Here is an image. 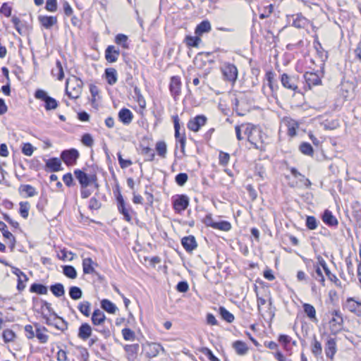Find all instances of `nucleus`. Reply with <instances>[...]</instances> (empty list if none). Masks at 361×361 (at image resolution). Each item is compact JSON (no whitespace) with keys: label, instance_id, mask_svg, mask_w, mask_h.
Instances as JSON below:
<instances>
[{"label":"nucleus","instance_id":"1","mask_svg":"<svg viewBox=\"0 0 361 361\" xmlns=\"http://www.w3.org/2000/svg\"><path fill=\"white\" fill-rule=\"evenodd\" d=\"M245 134L247 135V140L254 145L255 148L264 150V134L261 128L258 126L247 124L243 126Z\"/></svg>","mask_w":361,"mask_h":361},{"label":"nucleus","instance_id":"2","mask_svg":"<svg viewBox=\"0 0 361 361\" xmlns=\"http://www.w3.org/2000/svg\"><path fill=\"white\" fill-rule=\"evenodd\" d=\"M83 82L76 76L67 79L66 82V92L71 99L80 97L82 91Z\"/></svg>","mask_w":361,"mask_h":361},{"label":"nucleus","instance_id":"3","mask_svg":"<svg viewBox=\"0 0 361 361\" xmlns=\"http://www.w3.org/2000/svg\"><path fill=\"white\" fill-rule=\"evenodd\" d=\"M35 97L36 99H41L45 102L44 107L47 111L56 109L58 106L57 101L48 96L47 93L43 90H37L35 93Z\"/></svg>","mask_w":361,"mask_h":361},{"label":"nucleus","instance_id":"4","mask_svg":"<svg viewBox=\"0 0 361 361\" xmlns=\"http://www.w3.org/2000/svg\"><path fill=\"white\" fill-rule=\"evenodd\" d=\"M221 71L225 80L234 84L238 78V69L232 63H225L221 67Z\"/></svg>","mask_w":361,"mask_h":361},{"label":"nucleus","instance_id":"5","mask_svg":"<svg viewBox=\"0 0 361 361\" xmlns=\"http://www.w3.org/2000/svg\"><path fill=\"white\" fill-rule=\"evenodd\" d=\"M331 315L332 318L329 322L330 329L332 333L336 334L339 332L343 328V316L339 310H334L331 312Z\"/></svg>","mask_w":361,"mask_h":361},{"label":"nucleus","instance_id":"6","mask_svg":"<svg viewBox=\"0 0 361 361\" xmlns=\"http://www.w3.org/2000/svg\"><path fill=\"white\" fill-rule=\"evenodd\" d=\"M343 309L357 315H361V300L355 298H348L343 303Z\"/></svg>","mask_w":361,"mask_h":361},{"label":"nucleus","instance_id":"7","mask_svg":"<svg viewBox=\"0 0 361 361\" xmlns=\"http://www.w3.org/2000/svg\"><path fill=\"white\" fill-rule=\"evenodd\" d=\"M75 178L79 181L81 188H87L92 183L96 182L97 178L95 175L88 176L87 173L80 169L74 171Z\"/></svg>","mask_w":361,"mask_h":361},{"label":"nucleus","instance_id":"8","mask_svg":"<svg viewBox=\"0 0 361 361\" xmlns=\"http://www.w3.org/2000/svg\"><path fill=\"white\" fill-rule=\"evenodd\" d=\"M79 157V152L75 149L64 150L61 152V157L64 163L68 165H73Z\"/></svg>","mask_w":361,"mask_h":361},{"label":"nucleus","instance_id":"9","mask_svg":"<svg viewBox=\"0 0 361 361\" xmlns=\"http://www.w3.org/2000/svg\"><path fill=\"white\" fill-rule=\"evenodd\" d=\"M281 82L283 87L293 90L295 92H298L297 78L295 77L290 76L286 73H283L281 76Z\"/></svg>","mask_w":361,"mask_h":361},{"label":"nucleus","instance_id":"10","mask_svg":"<svg viewBox=\"0 0 361 361\" xmlns=\"http://www.w3.org/2000/svg\"><path fill=\"white\" fill-rule=\"evenodd\" d=\"M282 123L287 128L288 135L290 137H294L297 134V130L299 128V123L297 121L290 117H284L282 119Z\"/></svg>","mask_w":361,"mask_h":361},{"label":"nucleus","instance_id":"11","mask_svg":"<svg viewBox=\"0 0 361 361\" xmlns=\"http://www.w3.org/2000/svg\"><path fill=\"white\" fill-rule=\"evenodd\" d=\"M207 120V117L203 115L197 116L188 121V128L192 131L197 132L202 126L206 124Z\"/></svg>","mask_w":361,"mask_h":361},{"label":"nucleus","instance_id":"12","mask_svg":"<svg viewBox=\"0 0 361 361\" xmlns=\"http://www.w3.org/2000/svg\"><path fill=\"white\" fill-rule=\"evenodd\" d=\"M123 348L128 361H135L137 359L140 350L138 343L125 345Z\"/></svg>","mask_w":361,"mask_h":361},{"label":"nucleus","instance_id":"13","mask_svg":"<svg viewBox=\"0 0 361 361\" xmlns=\"http://www.w3.org/2000/svg\"><path fill=\"white\" fill-rule=\"evenodd\" d=\"M189 204V199L186 195H178L173 201V208L178 212H181L187 209Z\"/></svg>","mask_w":361,"mask_h":361},{"label":"nucleus","instance_id":"14","mask_svg":"<svg viewBox=\"0 0 361 361\" xmlns=\"http://www.w3.org/2000/svg\"><path fill=\"white\" fill-rule=\"evenodd\" d=\"M145 348L146 356L149 358L157 356L160 350L164 351V348L161 346V345L156 343H147Z\"/></svg>","mask_w":361,"mask_h":361},{"label":"nucleus","instance_id":"15","mask_svg":"<svg viewBox=\"0 0 361 361\" xmlns=\"http://www.w3.org/2000/svg\"><path fill=\"white\" fill-rule=\"evenodd\" d=\"M169 89L173 97H176L180 94L181 89V82L179 77L173 76L171 78Z\"/></svg>","mask_w":361,"mask_h":361},{"label":"nucleus","instance_id":"16","mask_svg":"<svg viewBox=\"0 0 361 361\" xmlns=\"http://www.w3.org/2000/svg\"><path fill=\"white\" fill-rule=\"evenodd\" d=\"M120 51L114 46H109L105 51L106 60L109 63L116 62L119 56Z\"/></svg>","mask_w":361,"mask_h":361},{"label":"nucleus","instance_id":"17","mask_svg":"<svg viewBox=\"0 0 361 361\" xmlns=\"http://www.w3.org/2000/svg\"><path fill=\"white\" fill-rule=\"evenodd\" d=\"M92 332V329L91 326L87 323H83L79 327L78 336L80 339L86 341L91 336Z\"/></svg>","mask_w":361,"mask_h":361},{"label":"nucleus","instance_id":"18","mask_svg":"<svg viewBox=\"0 0 361 361\" xmlns=\"http://www.w3.org/2000/svg\"><path fill=\"white\" fill-rule=\"evenodd\" d=\"M336 353V342L334 338H329L325 345V353L326 357L331 360L334 359V356Z\"/></svg>","mask_w":361,"mask_h":361},{"label":"nucleus","instance_id":"19","mask_svg":"<svg viewBox=\"0 0 361 361\" xmlns=\"http://www.w3.org/2000/svg\"><path fill=\"white\" fill-rule=\"evenodd\" d=\"M94 265L96 263L90 258L87 257L82 260V270L85 274H91L97 273Z\"/></svg>","mask_w":361,"mask_h":361},{"label":"nucleus","instance_id":"20","mask_svg":"<svg viewBox=\"0 0 361 361\" xmlns=\"http://www.w3.org/2000/svg\"><path fill=\"white\" fill-rule=\"evenodd\" d=\"M182 245L183 247L187 250L188 252H191L193 250H195L197 245L195 240V238L192 235H189L184 237L181 240Z\"/></svg>","mask_w":361,"mask_h":361},{"label":"nucleus","instance_id":"21","mask_svg":"<svg viewBox=\"0 0 361 361\" xmlns=\"http://www.w3.org/2000/svg\"><path fill=\"white\" fill-rule=\"evenodd\" d=\"M304 78L310 87L312 85H317L321 83V78L319 76L313 72H307L304 74Z\"/></svg>","mask_w":361,"mask_h":361},{"label":"nucleus","instance_id":"22","mask_svg":"<svg viewBox=\"0 0 361 361\" xmlns=\"http://www.w3.org/2000/svg\"><path fill=\"white\" fill-rule=\"evenodd\" d=\"M106 316L99 309L94 310L92 314V322L94 326H100L105 322Z\"/></svg>","mask_w":361,"mask_h":361},{"label":"nucleus","instance_id":"23","mask_svg":"<svg viewBox=\"0 0 361 361\" xmlns=\"http://www.w3.org/2000/svg\"><path fill=\"white\" fill-rule=\"evenodd\" d=\"M0 231H1L3 236L5 238L9 240V241L11 243V250H13L14 248L15 244H16L15 237L11 232H9L7 230V226H6V224L3 221H0Z\"/></svg>","mask_w":361,"mask_h":361},{"label":"nucleus","instance_id":"24","mask_svg":"<svg viewBox=\"0 0 361 361\" xmlns=\"http://www.w3.org/2000/svg\"><path fill=\"white\" fill-rule=\"evenodd\" d=\"M39 21L43 27L49 29L57 23V18L54 16H40Z\"/></svg>","mask_w":361,"mask_h":361},{"label":"nucleus","instance_id":"25","mask_svg":"<svg viewBox=\"0 0 361 361\" xmlns=\"http://www.w3.org/2000/svg\"><path fill=\"white\" fill-rule=\"evenodd\" d=\"M133 118V113L128 109L123 108L118 112V118L124 124L131 123Z\"/></svg>","mask_w":361,"mask_h":361},{"label":"nucleus","instance_id":"26","mask_svg":"<svg viewBox=\"0 0 361 361\" xmlns=\"http://www.w3.org/2000/svg\"><path fill=\"white\" fill-rule=\"evenodd\" d=\"M212 29L211 24L208 20H203L198 24L195 28V33L196 35L201 36L204 33L209 32Z\"/></svg>","mask_w":361,"mask_h":361},{"label":"nucleus","instance_id":"27","mask_svg":"<svg viewBox=\"0 0 361 361\" xmlns=\"http://www.w3.org/2000/svg\"><path fill=\"white\" fill-rule=\"evenodd\" d=\"M35 336L41 343H46L48 341L49 336L44 332L47 331L45 327H40L38 324H35Z\"/></svg>","mask_w":361,"mask_h":361},{"label":"nucleus","instance_id":"28","mask_svg":"<svg viewBox=\"0 0 361 361\" xmlns=\"http://www.w3.org/2000/svg\"><path fill=\"white\" fill-rule=\"evenodd\" d=\"M105 76L107 82L113 85L117 82V72L114 68H108L105 70Z\"/></svg>","mask_w":361,"mask_h":361},{"label":"nucleus","instance_id":"29","mask_svg":"<svg viewBox=\"0 0 361 361\" xmlns=\"http://www.w3.org/2000/svg\"><path fill=\"white\" fill-rule=\"evenodd\" d=\"M302 307L304 312L306 314L307 317L312 322H317L316 310L314 306L308 303H305Z\"/></svg>","mask_w":361,"mask_h":361},{"label":"nucleus","instance_id":"30","mask_svg":"<svg viewBox=\"0 0 361 361\" xmlns=\"http://www.w3.org/2000/svg\"><path fill=\"white\" fill-rule=\"evenodd\" d=\"M323 221L329 226H336L338 221L336 218L332 214V212L326 209L322 216Z\"/></svg>","mask_w":361,"mask_h":361},{"label":"nucleus","instance_id":"31","mask_svg":"<svg viewBox=\"0 0 361 361\" xmlns=\"http://www.w3.org/2000/svg\"><path fill=\"white\" fill-rule=\"evenodd\" d=\"M53 315L54 317L52 326L62 331L66 330L68 329V323L61 317H58L54 312H53Z\"/></svg>","mask_w":361,"mask_h":361},{"label":"nucleus","instance_id":"32","mask_svg":"<svg viewBox=\"0 0 361 361\" xmlns=\"http://www.w3.org/2000/svg\"><path fill=\"white\" fill-rule=\"evenodd\" d=\"M233 348L236 353L239 355H245L248 350V348L245 343L241 341H236L233 343Z\"/></svg>","mask_w":361,"mask_h":361},{"label":"nucleus","instance_id":"33","mask_svg":"<svg viewBox=\"0 0 361 361\" xmlns=\"http://www.w3.org/2000/svg\"><path fill=\"white\" fill-rule=\"evenodd\" d=\"M101 307L103 310L111 314H115L118 310L115 304L107 299L101 301Z\"/></svg>","mask_w":361,"mask_h":361},{"label":"nucleus","instance_id":"34","mask_svg":"<svg viewBox=\"0 0 361 361\" xmlns=\"http://www.w3.org/2000/svg\"><path fill=\"white\" fill-rule=\"evenodd\" d=\"M46 166L51 171H59L61 170V163L58 158H51L47 161Z\"/></svg>","mask_w":361,"mask_h":361},{"label":"nucleus","instance_id":"35","mask_svg":"<svg viewBox=\"0 0 361 361\" xmlns=\"http://www.w3.org/2000/svg\"><path fill=\"white\" fill-rule=\"evenodd\" d=\"M208 226L215 229H219L224 231H228L231 228V225L228 221H221L216 223H208Z\"/></svg>","mask_w":361,"mask_h":361},{"label":"nucleus","instance_id":"36","mask_svg":"<svg viewBox=\"0 0 361 361\" xmlns=\"http://www.w3.org/2000/svg\"><path fill=\"white\" fill-rule=\"evenodd\" d=\"M307 20L300 14H297L293 19V25L297 28L305 27L307 25Z\"/></svg>","mask_w":361,"mask_h":361},{"label":"nucleus","instance_id":"37","mask_svg":"<svg viewBox=\"0 0 361 361\" xmlns=\"http://www.w3.org/2000/svg\"><path fill=\"white\" fill-rule=\"evenodd\" d=\"M63 274L71 279H74L77 277V271L71 265H65L63 267Z\"/></svg>","mask_w":361,"mask_h":361},{"label":"nucleus","instance_id":"38","mask_svg":"<svg viewBox=\"0 0 361 361\" xmlns=\"http://www.w3.org/2000/svg\"><path fill=\"white\" fill-rule=\"evenodd\" d=\"M50 290L56 297H61L65 294L64 287L59 283L51 286Z\"/></svg>","mask_w":361,"mask_h":361},{"label":"nucleus","instance_id":"39","mask_svg":"<svg viewBox=\"0 0 361 361\" xmlns=\"http://www.w3.org/2000/svg\"><path fill=\"white\" fill-rule=\"evenodd\" d=\"M30 290L32 293H36L39 295H45L48 291L47 288L45 286L39 283H33L30 286Z\"/></svg>","mask_w":361,"mask_h":361},{"label":"nucleus","instance_id":"40","mask_svg":"<svg viewBox=\"0 0 361 361\" xmlns=\"http://www.w3.org/2000/svg\"><path fill=\"white\" fill-rule=\"evenodd\" d=\"M91 304L88 301H83L78 305L79 311L85 317H89L90 314Z\"/></svg>","mask_w":361,"mask_h":361},{"label":"nucleus","instance_id":"41","mask_svg":"<svg viewBox=\"0 0 361 361\" xmlns=\"http://www.w3.org/2000/svg\"><path fill=\"white\" fill-rule=\"evenodd\" d=\"M185 42L188 47H197L201 42V39L198 35L195 37L187 36Z\"/></svg>","mask_w":361,"mask_h":361},{"label":"nucleus","instance_id":"42","mask_svg":"<svg viewBox=\"0 0 361 361\" xmlns=\"http://www.w3.org/2000/svg\"><path fill=\"white\" fill-rule=\"evenodd\" d=\"M312 353L315 356H319L322 353V344L319 341L317 340L315 336H314L312 344Z\"/></svg>","mask_w":361,"mask_h":361},{"label":"nucleus","instance_id":"43","mask_svg":"<svg viewBox=\"0 0 361 361\" xmlns=\"http://www.w3.org/2000/svg\"><path fill=\"white\" fill-rule=\"evenodd\" d=\"M52 74L56 75L59 80L64 78L63 66L59 61H56V68L52 70Z\"/></svg>","mask_w":361,"mask_h":361},{"label":"nucleus","instance_id":"44","mask_svg":"<svg viewBox=\"0 0 361 361\" xmlns=\"http://www.w3.org/2000/svg\"><path fill=\"white\" fill-rule=\"evenodd\" d=\"M69 295L73 300H78L82 298V292L80 288L72 286L69 289Z\"/></svg>","mask_w":361,"mask_h":361},{"label":"nucleus","instance_id":"45","mask_svg":"<svg viewBox=\"0 0 361 361\" xmlns=\"http://www.w3.org/2000/svg\"><path fill=\"white\" fill-rule=\"evenodd\" d=\"M118 209L120 213L123 215L124 219L128 222H130L131 216L130 214V211L131 210L130 207H127L126 204L118 206Z\"/></svg>","mask_w":361,"mask_h":361},{"label":"nucleus","instance_id":"46","mask_svg":"<svg viewBox=\"0 0 361 361\" xmlns=\"http://www.w3.org/2000/svg\"><path fill=\"white\" fill-rule=\"evenodd\" d=\"M219 313L227 322L231 323L234 320V316L224 307H219Z\"/></svg>","mask_w":361,"mask_h":361},{"label":"nucleus","instance_id":"47","mask_svg":"<svg viewBox=\"0 0 361 361\" xmlns=\"http://www.w3.org/2000/svg\"><path fill=\"white\" fill-rule=\"evenodd\" d=\"M115 42L120 44L124 49L128 48V36L123 34H118L115 38Z\"/></svg>","mask_w":361,"mask_h":361},{"label":"nucleus","instance_id":"48","mask_svg":"<svg viewBox=\"0 0 361 361\" xmlns=\"http://www.w3.org/2000/svg\"><path fill=\"white\" fill-rule=\"evenodd\" d=\"M266 78L268 82V86L271 89L272 92L277 90L278 86L277 85L274 84V73L271 71L267 72L266 73Z\"/></svg>","mask_w":361,"mask_h":361},{"label":"nucleus","instance_id":"49","mask_svg":"<svg viewBox=\"0 0 361 361\" xmlns=\"http://www.w3.org/2000/svg\"><path fill=\"white\" fill-rule=\"evenodd\" d=\"M156 150L157 152V154L160 157H161L162 158H164L166 157V154L167 152L166 143L163 141H159V142H157Z\"/></svg>","mask_w":361,"mask_h":361},{"label":"nucleus","instance_id":"50","mask_svg":"<svg viewBox=\"0 0 361 361\" xmlns=\"http://www.w3.org/2000/svg\"><path fill=\"white\" fill-rule=\"evenodd\" d=\"M141 152L145 156V161H152L154 158L155 154L154 150L150 147H143Z\"/></svg>","mask_w":361,"mask_h":361},{"label":"nucleus","instance_id":"51","mask_svg":"<svg viewBox=\"0 0 361 361\" xmlns=\"http://www.w3.org/2000/svg\"><path fill=\"white\" fill-rule=\"evenodd\" d=\"M20 190L27 193L28 197H34L37 195L35 188L30 185H22Z\"/></svg>","mask_w":361,"mask_h":361},{"label":"nucleus","instance_id":"52","mask_svg":"<svg viewBox=\"0 0 361 361\" xmlns=\"http://www.w3.org/2000/svg\"><path fill=\"white\" fill-rule=\"evenodd\" d=\"M122 335L126 341H134L135 339V332L129 328L122 329Z\"/></svg>","mask_w":361,"mask_h":361},{"label":"nucleus","instance_id":"53","mask_svg":"<svg viewBox=\"0 0 361 361\" xmlns=\"http://www.w3.org/2000/svg\"><path fill=\"white\" fill-rule=\"evenodd\" d=\"M313 278L320 282L324 286L325 279L319 266H315V273L312 274Z\"/></svg>","mask_w":361,"mask_h":361},{"label":"nucleus","instance_id":"54","mask_svg":"<svg viewBox=\"0 0 361 361\" xmlns=\"http://www.w3.org/2000/svg\"><path fill=\"white\" fill-rule=\"evenodd\" d=\"M300 150L305 155H312L314 152L312 147L307 142H302L300 145Z\"/></svg>","mask_w":361,"mask_h":361},{"label":"nucleus","instance_id":"55","mask_svg":"<svg viewBox=\"0 0 361 361\" xmlns=\"http://www.w3.org/2000/svg\"><path fill=\"white\" fill-rule=\"evenodd\" d=\"M317 221L314 216H308L306 219V226L310 230H314L317 228Z\"/></svg>","mask_w":361,"mask_h":361},{"label":"nucleus","instance_id":"56","mask_svg":"<svg viewBox=\"0 0 361 361\" xmlns=\"http://www.w3.org/2000/svg\"><path fill=\"white\" fill-rule=\"evenodd\" d=\"M16 337L15 333L11 329H6L3 332V338L6 343L11 342Z\"/></svg>","mask_w":361,"mask_h":361},{"label":"nucleus","instance_id":"57","mask_svg":"<svg viewBox=\"0 0 361 361\" xmlns=\"http://www.w3.org/2000/svg\"><path fill=\"white\" fill-rule=\"evenodd\" d=\"M173 123H174L175 137H176V139L177 140H178L180 139V137H182L180 135V124H179L178 116L177 115L176 116H173Z\"/></svg>","mask_w":361,"mask_h":361},{"label":"nucleus","instance_id":"58","mask_svg":"<svg viewBox=\"0 0 361 361\" xmlns=\"http://www.w3.org/2000/svg\"><path fill=\"white\" fill-rule=\"evenodd\" d=\"M134 94L135 97H137V102L139 103L140 106L141 107H144L145 106V101L144 97H142L140 90L135 86L134 87Z\"/></svg>","mask_w":361,"mask_h":361},{"label":"nucleus","instance_id":"59","mask_svg":"<svg viewBox=\"0 0 361 361\" xmlns=\"http://www.w3.org/2000/svg\"><path fill=\"white\" fill-rule=\"evenodd\" d=\"M118 159L120 164L121 168L126 169L133 164V162L130 159H124L122 157L121 153H118Z\"/></svg>","mask_w":361,"mask_h":361},{"label":"nucleus","instance_id":"60","mask_svg":"<svg viewBox=\"0 0 361 361\" xmlns=\"http://www.w3.org/2000/svg\"><path fill=\"white\" fill-rule=\"evenodd\" d=\"M82 143L87 147H92L94 144V140L89 133H85L82 137Z\"/></svg>","mask_w":361,"mask_h":361},{"label":"nucleus","instance_id":"61","mask_svg":"<svg viewBox=\"0 0 361 361\" xmlns=\"http://www.w3.org/2000/svg\"><path fill=\"white\" fill-rule=\"evenodd\" d=\"M201 352L210 360V361H220L207 348H203Z\"/></svg>","mask_w":361,"mask_h":361},{"label":"nucleus","instance_id":"62","mask_svg":"<svg viewBox=\"0 0 361 361\" xmlns=\"http://www.w3.org/2000/svg\"><path fill=\"white\" fill-rule=\"evenodd\" d=\"M29 211V204L27 202H20V215L26 219L28 216Z\"/></svg>","mask_w":361,"mask_h":361},{"label":"nucleus","instance_id":"63","mask_svg":"<svg viewBox=\"0 0 361 361\" xmlns=\"http://www.w3.org/2000/svg\"><path fill=\"white\" fill-rule=\"evenodd\" d=\"M188 179V176L185 173H178L176 176V181L177 184L180 186L183 185L187 182Z\"/></svg>","mask_w":361,"mask_h":361},{"label":"nucleus","instance_id":"64","mask_svg":"<svg viewBox=\"0 0 361 361\" xmlns=\"http://www.w3.org/2000/svg\"><path fill=\"white\" fill-rule=\"evenodd\" d=\"M219 159V164L222 166H226L230 160V155L228 153L220 152Z\"/></svg>","mask_w":361,"mask_h":361}]
</instances>
